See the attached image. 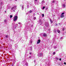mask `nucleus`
<instances>
[{"mask_svg":"<svg viewBox=\"0 0 66 66\" xmlns=\"http://www.w3.org/2000/svg\"><path fill=\"white\" fill-rule=\"evenodd\" d=\"M64 30H65V29L64 28H63L62 29V30L64 31Z\"/></svg>","mask_w":66,"mask_h":66,"instance_id":"obj_29","label":"nucleus"},{"mask_svg":"<svg viewBox=\"0 0 66 66\" xmlns=\"http://www.w3.org/2000/svg\"><path fill=\"white\" fill-rule=\"evenodd\" d=\"M30 43H31V44H32V41H30Z\"/></svg>","mask_w":66,"mask_h":66,"instance_id":"obj_35","label":"nucleus"},{"mask_svg":"<svg viewBox=\"0 0 66 66\" xmlns=\"http://www.w3.org/2000/svg\"><path fill=\"white\" fill-rule=\"evenodd\" d=\"M12 7L11 8V12H15V10L16 9V7H17V6L16 5H12Z\"/></svg>","mask_w":66,"mask_h":66,"instance_id":"obj_1","label":"nucleus"},{"mask_svg":"<svg viewBox=\"0 0 66 66\" xmlns=\"http://www.w3.org/2000/svg\"><path fill=\"white\" fill-rule=\"evenodd\" d=\"M7 7L9 9V8H10V5H7Z\"/></svg>","mask_w":66,"mask_h":66,"instance_id":"obj_11","label":"nucleus"},{"mask_svg":"<svg viewBox=\"0 0 66 66\" xmlns=\"http://www.w3.org/2000/svg\"><path fill=\"white\" fill-rule=\"evenodd\" d=\"M29 59H30L31 58V56H29L28 57Z\"/></svg>","mask_w":66,"mask_h":66,"instance_id":"obj_27","label":"nucleus"},{"mask_svg":"<svg viewBox=\"0 0 66 66\" xmlns=\"http://www.w3.org/2000/svg\"><path fill=\"white\" fill-rule=\"evenodd\" d=\"M26 14V15H28V13H27Z\"/></svg>","mask_w":66,"mask_h":66,"instance_id":"obj_38","label":"nucleus"},{"mask_svg":"<svg viewBox=\"0 0 66 66\" xmlns=\"http://www.w3.org/2000/svg\"><path fill=\"white\" fill-rule=\"evenodd\" d=\"M56 31L55 30H54V32L55 33H56Z\"/></svg>","mask_w":66,"mask_h":66,"instance_id":"obj_20","label":"nucleus"},{"mask_svg":"<svg viewBox=\"0 0 66 66\" xmlns=\"http://www.w3.org/2000/svg\"><path fill=\"white\" fill-rule=\"evenodd\" d=\"M56 60H59V58H58L57 57H56Z\"/></svg>","mask_w":66,"mask_h":66,"instance_id":"obj_18","label":"nucleus"},{"mask_svg":"<svg viewBox=\"0 0 66 66\" xmlns=\"http://www.w3.org/2000/svg\"><path fill=\"white\" fill-rule=\"evenodd\" d=\"M55 54V53L54 52L53 53V54Z\"/></svg>","mask_w":66,"mask_h":66,"instance_id":"obj_30","label":"nucleus"},{"mask_svg":"<svg viewBox=\"0 0 66 66\" xmlns=\"http://www.w3.org/2000/svg\"><path fill=\"white\" fill-rule=\"evenodd\" d=\"M29 54H30V55H32V53H30Z\"/></svg>","mask_w":66,"mask_h":66,"instance_id":"obj_26","label":"nucleus"},{"mask_svg":"<svg viewBox=\"0 0 66 66\" xmlns=\"http://www.w3.org/2000/svg\"><path fill=\"white\" fill-rule=\"evenodd\" d=\"M40 56H43V54L41 53L40 54Z\"/></svg>","mask_w":66,"mask_h":66,"instance_id":"obj_17","label":"nucleus"},{"mask_svg":"<svg viewBox=\"0 0 66 66\" xmlns=\"http://www.w3.org/2000/svg\"><path fill=\"white\" fill-rule=\"evenodd\" d=\"M50 21H51V23H52L53 22V21H52L51 20V19H50Z\"/></svg>","mask_w":66,"mask_h":66,"instance_id":"obj_13","label":"nucleus"},{"mask_svg":"<svg viewBox=\"0 0 66 66\" xmlns=\"http://www.w3.org/2000/svg\"><path fill=\"white\" fill-rule=\"evenodd\" d=\"M28 63L26 62L25 63V64H24V66H28Z\"/></svg>","mask_w":66,"mask_h":66,"instance_id":"obj_4","label":"nucleus"},{"mask_svg":"<svg viewBox=\"0 0 66 66\" xmlns=\"http://www.w3.org/2000/svg\"><path fill=\"white\" fill-rule=\"evenodd\" d=\"M42 17H44V14H42Z\"/></svg>","mask_w":66,"mask_h":66,"instance_id":"obj_23","label":"nucleus"},{"mask_svg":"<svg viewBox=\"0 0 66 66\" xmlns=\"http://www.w3.org/2000/svg\"><path fill=\"white\" fill-rule=\"evenodd\" d=\"M61 39H62V38L61 37Z\"/></svg>","mask_w":66,"mask_h":66,"instance_id":"obj_45","label":"nucleus"},{"mask_svg":"<svg viewBox=\"0 0 66 66\" xmlns=\"http://www.w3.org/2000/svg\"><path fill=\"white\" fill-rule=\"evenodd\" d=\"M18 26V24H16L15 25V27H17Z\"/></svg>","mask_w":66,"mask_h":66,"instance_id":"obj_28","label":"nucleus"},{"mask_svg":"<svg viewBox=\"0 0 66 66\" xmlns=\"http://www.w3.org/2000/svg\"><path fill=\"white\" fill-rule=\"evenodd\" d=\"M7 21L6 20H4V22H6Z\"/></svg>","mask_w":66,"mask_h":66,"instance_id":"obj_19","label":"nucleus"},{"mask_svg":"<svg viewBox=\"0 0 66 66\" xmlns=\"http://www.w3.org/2000/svg\"><path fill=\"white\" fill-rule=\"evenodd\" d=\"M40 42V40L39 39L38 40V41H37V44H38Z\"/></svg>","mask_w":66,"mask_h":66,"instance_id":"obj_5","label":"nucleus"},{"mask_svg":"<svg viewBox=\"0 0 66 66\" xmlns=\"http://www.w3.org/2000/svg\"><path fill=\"white\" fill-rule=\"evenodd\" d=\"M3 4L2 3H1V5H0V8L1 9L2 8V4Z\"/></svg>","mask_w":66,"mask_h":66,"instance_id":"obj_7","label":"nucleus"},{"mask_svg":"<svg viewBox=\"0 0 66 66\" xmlns=\"http://www.w3.org/2000/svg\"><path fill=\"white\" fill-rule=\"evenodd\" d=\"M30 5L31 6V5H32V4H30Z\"/></svg>","mask_w":66,"mask_h":66,"instance_id":"obj_42","label":"nucleus"},{"mask_svg":"<svg viewBox=\"0 0 66 66\" xmlns=\"http://www.w3.org/2000/svg\"><path fill=\"white\" fill-rule=\"evenodd\" d=\"M8 37V36L7 35H6L5 36V38H7Z\"/></svg>","mask_w":66,"mask_h":66,"instance_id":"obj_16","label":"nucleus"},{"mask_svg":"<svg viewBox=\"0 0 66 66\" xmlns=\"http://www.w3.org/2000/svg\"><path fill=\"white\" fill-rule=\"evenodd\" d=\"M43 36H44L46 37V36H47V35L46 34L44 33L43 34Z\"/></svg>","mask_w":66,"mask_h":66,"instance_id":"obj_10","label":"nucleus"},{"mask_svg":"<svg viewBox=\"0 0 66 66\" xmlns=\"http://www.w3.org/2000/svg\"><path fill=\"white\" fill-rule=\"evenodd\" d=\"M10 18H12L13 17V15H10Z\"/></svg>","mask_w":66,"mask_h":66,"instance_id":"obj_15","label":"nucleus"},{"mask_svg":"<svg viewBox=\"0 0 66 66\" xmlns=\"http://www.w3.org/2000/svg\"><path fill=\"white\" fill-rule=\"evenodd\" d=\"M57 32L58 33H59L60 32V30H57Z\"/></svg>","mask_w":66,"mask_h":66,"instance_id":"obj_14","label":"nucleus"},{"mask_svg":"<svg viewBox=\"0 0 66 66\" xmlns=\"http://www.w3.org/2000/svg\"><path fill=\"white\" fill-rule=\"evenodd\" d=\"M40 24H42V23H40Z\"/></svg>","mask_w":66,"mask_h":66,"instance_id":"obj_44","label":"nucleus"},{"mask_svg":"<svg viewBox=\"0 0 66 66\" xmlns=\"http://www.w3.org/2000/svg\"><path fill=\"white\" fill-rule=\"evenodd\" d=\"M62 6L63 7H65V5L64 4H63L62 5Z\"/></svg>","mask_w":66,"mask_h":66,"instance_id":"obj_12","label":"nucleus"},{"mask_svg":"<svg viewBox=\"0 0 66 66\" xmlns=\"http://www.w3.org/2000/svg\"><path fill=\"white\" fill-rule=\"evenodd\" d=\"M32 11L30 10V11H29V13H31V12H32Z\"/></svg>","mask_w":66,"mask_h":66,"instance_id":"obj_25","label":"nucleus"},{"mask_svg":"<svg viewBox=\"0 0 66 66\" xmlns=\"http://www.w3.org/2000/svg\"><path fill=\"white\" fill-rule=\"evenodd\" d=\"M22 10H23L24 9V6L23 5L22 6Z\"/></svg>","mask_w":66,"mask_h":66,"instance_id":"obj_9","label":"nucleus"},{"mask_svg":"<svg viewBox=\"0 0 66 66\" xmlns=\"http://www.w3.org/2000/svg\"><path fill=\"white\" fill-rule=\"evenodd\" d=\"M55 2V1H53L52 3H54Z\"/></svg>","mask_w":66,"mask_h":66,"instance_id":"obj_32","label":"nucleus"},{"mask_svg":"<svg viewBox=\"0 0 66 66\" xmlns=\"http://www.w3.org/2000/svg\"><path fill=\"white\" fill-rule=\"evenodd\" d=\"M18 18V16H15L14 17L13 20L14 21H16L17 20Z\"/></svg>","mask_w":66,"mask_h":66,"instance_id":"obj_2","label":"nucleus"},{"mask_svg":"<svg viewBox=\"0 0 66 66\" xmlns=\"http://www.w3.org/2000/svg\"><path fill=\"white\" fill-rule=\"evenodd\" d=\"M18 24H20V22L18 23Z\"/></svg>","mask_w":66,"mask_h":66,"instance_id":"obj_34","label":"nucleus"},{"mask_svg":"<svg viewBox=\"0 0 66 66\" xmlns=\"http://www.w3.org/2000/svg\"><path fill=\"white\" fill-rule=\"evenodd\" d=\"M27 7L28 9H29V6L28 5H27Z\"/></svg>","mask_w":66,"mask_h":66,"instance_id":"obj_21","label":"nucleus"},{"mask_svg":"<svg viewBox=\"0 0 66 66\" xmlns=\"http://www.w3.org/2000/svg\"><path fill=\"white\" fill-rule=\"evenodd\" d=\"M45 2V1L44 0L42 1V4H43V3H44Z\"/></svg>","mask_w":66,"mask_h":66,"instance_id":"obj_8","label":"nucleus"},{"mask_svg":"<svg viewBox=\"0 0 66 66\" xmlns=\"http://www.w3.org/2000/svg\"><path fill=\"white\" fill-rule=\"evenodd\" d=\"M46 27H48V26H47V25H46Z\"/></svg>","mask_w":66,"mask_h":66,"instance_id":"obj_41","label":"nucleus"},{"mask_svg":"<svg viewBox=\"0 0 66 66\" xmlns=\"http://www.w3.org/2000/svg\"><path fill=\"white\" fill-rule=\"evenodd\" d=\"M34 62H34L35 63V61H34Z\"/></svg>","mask_w":66,"mask_h":66,"instance_id":"obj_43","label":"nucleus"},{"mask_svg":"<svg viewBox=\"0 0 66 66\" xmlns=\"http://www.w3.org/2000/svg\"><path fill=\"white\" fill-rule=\"evenodd\" d=\"M34 20H35V19H36V17H34Z\"/></svg>","mask_w":66,"mask_h":66,"instance_id":"obj_24","label":"nucleus"},{"mask_svg":"<svg viewBox=\"0 0 66 66\" xmlns=\"http://www.w3.org/2000/svg\"><path fill=\"white\" fill-rule=\"evenodd\" d=\"M32 47H29V50L31 51L32 50Z\"/></svg>","mask_w":66,"mask_h":66,"instance_id":"obj_6","label":"nucleus"},{"mask_svg":"<svg viewBox=\"0 0 66 66\" xmlns=\"http://www.w3.org/2000/svg\"><path fill=\"white\" fill-rule=\"evenodd\" d=\"M60 61H61V59L60 58L59 59Z\"/></svg>","mask_w":66,"mask_h":66,"instance_id":"obj_37","label":"nucleus"},{"mask_svg":"<svg viewBox=\"0 0 66 66\" xmlns=\"http://www.w3.org/2000/svg\"><path fill=\"white\" fill-rule=\"evenodd\" d=\"M64 64L65 65H66V62H64Z\"/></svg>","mask_w":66,"mask_h":66,"instance_id":"obj_31","label":"nucleus"},{"mask_svg":"<svg viewBox=\"0 0 66 66\" xmlns=\"http://www.w3.org/2000/svg\"><path fill=\"white\" fill-rule=\"evenodd\" d=\"M46 10H48V8H46Z\"/></svg>","mask_w":66,"mask_h":66,"instance_id":"obj_40","label":"nucleus"},{"mask_svg":"<svg viewBox=\"0 0 66 66\" xmlns=\"http://www.w3.org/2000/svg\"><path fill=\"white\" fill-rule=\"evenodd\" d=\"M40 23H41V22H42V21H40Z\"/></svg>","mask_w":66,"mask_h":66,"instance_id":"obj_39","label":"nucleus"},{"mask_svg":"<svg viewBox=\"0 0 66 66\" xmlns=\"http://www.w3.org/2000/svg\"><path fill=\"white\" fill-rule=\"evenodd\" d=\"M54 49H55V48H56V47H54Z\"/></svg>","mask_w":66,"mask_h":66,"instance_id":"obj_33","label":"nucleus"},{"mask_svg":"<svg viewBox=\"0 0 66 66\" xmlns=\"http://www.w3.org/2000/svg\"><path fill=\"white\" fill-rule=\"evenodd\" d=\"M37 0H35V2H37Z\"/></svg>","mask_w":66,"mask_h":66,"instance_id":"obj_36","label":"nucleus"},{"mask_svg":"<svg viewBox=\"0 0 66 66\" xmlns=\"http://www.w3.org/2000/svg\"><path fill=\"white\" fill-rule=\"evenodd\" d=\"M5 12H6V11H5Z\"/></svg>","mask_w":66,"mask_h":66,"instance_id":"obj_46","label":"nucleus"},{"mask_svg":"<svg viewBox=\"0 0 66 66\" xmlns=\"http://www.w3.org/2000/svg\"><path fill=\"white\" fill-rule=\"evenodd\" d=\"M65 14V13L63 12L61 14V15L60 17L61 18H63L64 17V15H63Z\"/></svg>","mask_w":66,"mask_h":66,"instance_id":"obj_3","label":"nucleus"},{"mask_svg":"<svg viewBox=\"0 0 66 66\" xmlns=\"http://www.w3.org/2000/svg\"><path fill=\"white\" fill-rule=\"evenodd\" d=\"M45 6H43V8H42L43 9V10H44V9H45Z\"/></svg>","mask_w":66,"mask_h":66,"instance_id":"obj_22","label":"nucleus"}]
</instances>
